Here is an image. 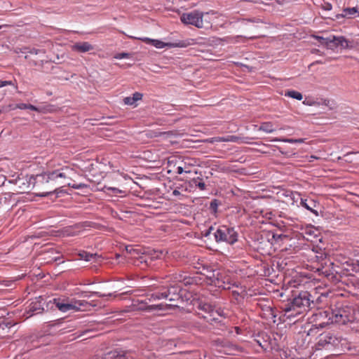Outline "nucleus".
<instances>
[{
	"label": "nucleus",
	"mask_w": 359,
	"mask_h": 359,
	"mask_svg": "<svg viewBox=\"0 0 359 359\" xmlns=\"http://www.w3.org/2000/svg\"><path fill=\"white\" fill-rule=\"evenodd\" d=\"M316 306L314 297L308 291H300L283 308L287 318H295Z\"/></svg>",
	"instance_id": "nucleus-1"
},
{
	"label": "nucleus",
	"mask_w": 359,
	"mask_h": 359,
	"mask_svg": "<svg viewBox=\"0 0 359 359\" xmlns=\"http://www.w3.org/2000/svg\"><path fill=\"white\" fill-rule=\"evenodd\" d=\"M212 233L217 243H226L229 245H233L238 241V232L234 228L226 225L219 226L217 229L210 226L203 232V236L208 237Z\"/></svg>",
	"instance_id": "nucleus-2"
},
{
	"label": "nucleus",
	"mask_w": 359,
	"mask_h": 359,
	"mask_svg": "<svg viewBox=\"0 0 359 359\" xmlns=\"http://www.w3.org/2000/svg\"><path fill=\"white\" fill-rule=\"evenodd\" d=\"M357 309L348 306V304H337L334 309H331V318L332 323L346 324L348 323H354L355 314Z\"/></svg>",
	"instance_id": "nucleus-3"
},
{
	"label": "nucleus",
	"mask_w": 359,
	"mask_h": 359,
	"mask_svg": "<svg viewBox=\"0 0 359 359\" xmlns=\"http://www.w3.org/2000/svg\"><path fill=\"white\" fill-rule=\"evenodd\" d=\"M31 177L32 189L35 190L34 194L36 196L46 197L55 194L56 189H53V187H50L45 172Z\"/></svg>",
	"instance_id": "nucleus-4"
},
{
	"label": "nucleus",
	"mask_w": 359,
	"mask_h": 359,
	"mask_svg": "<svg viewBox=\"0 0 359 359\" xmlns=\"http://www.w3.org/2000/svg\"><path fill=\"white\" fill-rule=\"evenodd\" d=\"M316 343L317 350L325 348L331 350L339 344V339L331 332H325L318 335Z\"/></svg>",
	"instance_id": "nucleus-5"
},
{
	"label": "nucleus",
	"mask_w": 359,
	"mask_h": 359,
	"mask_svg": "<svg viewBox=\"0 0 359 359\" xmlns=\"http://www.w3.org/2000/svg\"><path fill=\"white\" fill-rule=\"evenodd\" d=\"M12 179L8 180L9 183L15 185L14 191L19 194L29 193L32 190L31 175H18L15 177L12 176Z\"/></svg>",
	"instance_id": "nucleus-6"
},
{
	"label": "nucleus",
	"mask_w": 359,
	"mask_h": 359,
	"mask_svg": "<svg viewBox=\"0 0 359 359\" xmlns=\"http://www.w3.org/2000/svg\"><path fill=\"white\" fill-rule=\"evenodd\" d=\"M136 39L140 40L142 41L145 42L147 44H151L154 46V47L157 48H162L164 47H168V48H175V47H180V48H185L190 45H192L194 43V39H187L185 41H180L177 43H164L160 40L157 39H151L147 37H138L135 38Z\"/></svg>",
	"instance_id": "nucleus-7"
},
{
	"label": "nucleus",
	"mask_w": 359,
	"mask_h": 359,
	"mask_svg": "<svg viewBox=\"0 0 359 359\" xmlns=\"http://www.w3.org/2000/svg\"><path fill=\"white\" fill-rule=\"evenodd\" d=\"M203 15L204 13L195 10L190 13H183L180 16V20L185 25H191L198 28H202L203 27Z\"/></svg>",
	"instance_id": "nucleus-8"
},
{
	"label": "nucleus",
	"mask_w": 359,
	"mask_h": 359,
	"mask_svg": "<svg viewBox=\"0 0 359 359\" xmlns=\"http://www.w3.org/2000/svg\"><path fill=\"white\" fill-rule=\"evenodd\" d=\"M63 170L64 169L55 170L52 172H45L50 187H53V189H56L55 194H57L58 188L57 187L60 185V183H57L58 179L67 177L66 172Z\"/></svg>",
	"instance_id": "nucleus-9"
},
{
	"label": "nucleus",
	"mask_w": 359,
	"mask_h": 359,
	"mask_svg": "<svg viewBox=\"0 0 359 359\" xmlns=\"http://www.w3.org/2000/svg\"><path fill=\"white\" fill-rule=\"evenodd\" d=\"M104 191L107 194H112L117 196L118 194H126V190H122L116 187L101 186V184L98 182L95 184V180L91 179V191Z\"/></svg>",
	"instance_id": "nucleus-10"
},
{
	"label": "nucleus",
	"mask_w": 359,
	"mask_h": 359,
	"mask_svg": "<svg viewBox=\"0 0 359 359\" xmlns=\"http://www.w3.org/2000/svg\"><path fill=\"white\" fill-rule=\"evenodd\" d=\"M133 306L136 307V309L138 311H161V310H166L170 309L172 306L177 307V305L175 304H151V305H144L143 304H139L136 302V301H133Z\"/></svg>",
	"instance_id": "nucleus-11"
},
{
	"label": "nucleus",
	"mask_w": 359,
	"mask_h": 359,
	"mask_svg": "<svg viewBox=\"0 0 359 359\" xmlns=\"http://www.w3.org/2000/svg\"><path fill=\"white\" fill-rule=\"evenodd\" d=\"M315 320L316 322H319L318 324H316L317 327H320L321 328L325 326L332 323V318H331V310L327 311H319L318 312L314 314Z\"/></svg>",
	"instance_id": "nucleus-12"
},
{
	"label": "nucleus",
	"mask_w": 359,
	"mask_h": 359,
	"mask_svg": "<svg viewBox=\"0 0 359 359\" xmlns=\"http://www.w3.org/2000/svg\"><path fill=\"white\" fill-rule=\"evenodd\" d=\"M167 298L169 302L174 303L182 299V287L177 284L165 287Z\"/></svg>",
	"instance_id": "nucleus-13"
},
{
	"label": "nucleus",
	"mask_w": 359,
	"mask_h": 359,
	"mask_svg": "<svg viewBox=\"0 0 359 359\" xmlns=\"http://www.w3.org/2000/svg\"><path fill=\"white\" fill-rule=\"evenodd\" d=\"M330 43H331L332 45V47H330L331 49H334L338 46H340L342 48H351L353 47V46L351 45V42L342 36H332V39L331 41H330Z\"/></svg>",
	"instance_id": "nucleus-14"
},
{
	"label": "nucleus",
	"mask_w": 359,
	"mask_h": 359,
	"mask_svg": "<svg viewBox=\"0 0 359 359\" xmlns=\"http://www.w3.org/2000/svg\"><path fill=\"white\" fill-rule=\"evenodd\" d=\"M43 300V299L41 297H39L37 300L32 302L29 305L28 309L27 310V313L29 314V316H32L37 313H41L43 312V311L44 310L43 308V304H44L42 303Z\"/></svg>",
	"instance_id": "nucleus-15"
},
{
	"label": "nucleus",
	"mask_w": 359,
	"mask_h": 359,
	"mask_svg": "<svg viewBox=\"0 0 359 359\" xmlns=\"http://www.w3.org/2000/svg\"><path fill=\"white\" fill-rule=\"evenodd\" d=\"M300 205L309 210L311 212L313 213L316 216H318V212L317 210V208L319 207V203L316 201L311 198H300Z\"/></svg>",
	"instance_id": "nucleus-16"
},
{
	"label": "nucleus",
	"mask_w": 359,
	"mask_h": 359,
	"mask_svg": "<svg viewBox=\"0 0 359 359\" xmlns=\"http://www.w3.org/2000/svg\"><path fill=\"white\" fill-rule=\"evenodd\" d=\"M53 303L55 306L61 311L66 312L69 310L80 309L76 305L69 303L65 299H61L60 298H54Z\"/></svg>",
	"instance_id": "nucleus-17"
},
{
	"label": "nucleus",
	"mask_w": 359,
	"mask_h": 359,
	"mask_svg": "<svg viewBox=\"0 0 359 359\" xmlns=\"http://www.w3.org/2000/svg\"><path fill=\"white\" fill-rule=\"evenodd\" d=\"M212 283L219 288H222L223 290H230L232 286L235 285V283H232L229 278L217 277L215 279L212 280Z\"/></svg>",
	"instance_id": "nucleus-18"
},
{
	"label": "nucleus",
	"mask_w": 359,
	"mask_h": 359,
	"mask_svg": "<svg viewBox=\"0 0 359 359\" xmlns=\"http://www.w3.org/2000/svg\"><path fill=\"white\" fill-rule=\"evenodd\" d=\"M201 318H204L210 325H215L217 320H219L220 318H223L220 312L215 309L210 313L209 315H203V313H199Z\"/></svg>",
	"instance_id": "nucleus-19"
},
{
	"label": "nucleus",
	"mask_w": 359,
	"mask_h": 359,
	"mask_svg": "<svg viewBox=\"0 0 359 359\" xmlns=\"http://www.w3.org/2000/svg\"><path fill=\"white\" fill-rule=\"evenodd\" d=\"M91 161H95V163H91V171L97 169L99 172H102L103 168L106 166L107 160L102 157L99 158L97 155L95 156H91Z\"/></svg>",
	"instance_id": "nucleus-20"
},
{
	"label": "nucleus",
	"mask_w": 359,
	"mask_h": 359,
	"mask_svg": "<svg viewBox=\"0 0 359 359\" xmlns=\"http://www.w3.org/2000/svg\"><path fill=\"white\" fill-rule=\"evenodd\" d=\"M15 323L10 319H3L0 320V337H5L8 335L10 328Z\"/></svg>",
	"instance_id": "nucleus-21"
},
{
	"label": "nucleus",
	"mask_w": 359,
	"mask_h": 359,
	"mask_svg": "<svg viewBox=\"0 0 359 359\" xmlns=\"http://www.w3.org/2000/svg\"><path fill=\"white\" fill-rule=\"evenodd\" d=\"M359 16V12L356 7L353 8H346L343 10V13L341 14H338L336 15V18L339 19V18H355L356 16Z\"/></svg>",
	"instance_id": "nucleus-22"
},
{
	"label": "nucleus",
	"mask_w": 359,
	"mask_h": 359,
	"mask_svg": "<svg viewBox=\"0 0 359 359\" xmlns=\"http://www.w3.org/2000/svg\"><path fill=\"white\" fill-rule=\"evenodd\" d=\"M90 257H91V271H93V270L97 271V267L99 266L102 265V264L104 261V257H103L102 255H101V254L99 255L97 253H95V254L91 253Z\"/></svg>",
	"instance_id": "nucleus-23"
},
{
	"label": "nucleus",
	"mask_w": 359,
	"mask_h": 359,
	"mask_svg": "<svg viewBox=\"0 0 359 359\" xmlns=\"http://www.w3.org/2000/svg\"><path fill=\"white\" fill-rule=\"evenodd\" d=\"M226 320L225 318H220L219 320L215 323V325H212V328L215 329L217 334H222V332L227 331Z\"/></svg>",
	"instance_id": "nucleus-24"
},
{
	"label": "nucleus",
	"mask_w": 359,
	"mask_h": 359,
	"mask_svg": "<svg viewBox=\"0 0 359 359\" xmlns=\"http://www.w3.org/2000/svg\"><path fill=\"white\" fill-rule=\"evenodd\" d=\"M189 186L190 188L198 187L200 190L203 191L206 188V185L203 180L200 177L194 178L189 182Z\"/></svg>",
	"instance_id": "nucleus-25"
},
{
	"label": "nucleus",
	"mask_w": 359,
	"mask_h": 359,
	"mask_svg": "<svg viewBox=\"0 0 359 359\" xmlns=\"http://www.w3.org/2000/svg\"><path fill=\"white\" fill-rule=\"evenodd\" d=\"M258 130L266 133H271L276 130V128H274L273 123L264 122L261 123Z\"/></svg>",
	"instance_id": "nucleus-26"
},
{
	"label": "nucleus",
	"mask_w": 359,
	"mask_h": 359,
	"mask_svg": "<svg viewBox=\"0 0 359 359\" xmlns=\"http://www.w3.org/2000/svg\"><path fill=\"white\" fill-rule=\"evenodd\" d=\"M51 107H52L51 105H46V106H43V107H36L31 104H28L27 109H31L32 111H38V112L46 113L48 111H50Z\"/></svg>",
	"instance_id": "nucleus-27"
},
{
	"label": "nucleus",
	"mask_w": 359,
	"mask_h": 359,
	"mask_svg": "<svg viewBox=\"0 0 359 359\" xmlns=\"http://www.w3.org/2000/svg\"><path fill=\"white\" fill-rule=\"evenodd\" d=\"M74 50H76L81 53H85L90 50V44L87 42L82 43H76L74 46Z\"/></svg>",
	"instance_id": "nucleus-28"
},
{
	"label": "nucleus",
	"mask_w": 359,
	"mask_h": 359,
	"mask_svg": "<svg viewBox=\"0 0 359 359\" xmlns=\"http://www.w3.org/2000/svg\"><path fill=\"white\" fill-rule=\"evenodd\" d=\"M285 95L297 100H301L303 98L302 93L296 90H287L285 92Z\"/></svg>",
	"instance_id": "nucleus-29"
},
{
	"label": "nucleus",
	"mask_w": 359,
	"mask_h": 359,
	"mask_svg": "<svg viewBox=\"0 0 359 359\" xmlns=\"http://www.w3.org/2000/svg\"><path fill=\"white\" fill-rule=\"evenodd\" d=\"M199 309L204 312L203 315H209L215 308L210 304H203L199 305Z\"/></svg>",
	"instance_id": "nucleus-30"
},
{
	"label": "nucleus",
	"mask_w": 359,
	"mask_h": 359,
	"mask_svg": "<svg viewBox=\"0 0 359 359\" xmlns=\"http://www.w3.org/2000/svg\"><path fill=\"white\" fill-rule=\"evenodd\" d=\"M175 279L179 282H183L185 285L192 284L194 280L192 278L187 277L180 274L179 277H175Z\"/></svg>",
	"instance_id": "nucleus-31"
},
{
	"label": "nucleus",
	"mask_w": 359,
	"mask_h": 359,
	"mask_svg": "<svg viewBox=\"0 0 359 359\" xmlns=\"http://www.w3.org/2000/svg\"><path fill=\"white\" fill-rule=\"evenodd\" d=\"M245 138L241 137L236 135H228L225 137V142H246L244 141Z\"/></svg>",
	"instance_id": "nucleus-32"
},
{
	"label": "nucleus",
	"mask_w": 359,
	"mask_h": 359,
	"mask_svg": "<svg viewBox=\"0 0 359 359\" xmlns=\"http://www.w3.org/2000/svg\"><path fill=\"white\" fill-rule=\"evenodd\" d=\"M11 197V196L10 194H4L0 195V208L10 201Z\"/></svg>",
	"instance_id": "nucleus-33"
},
{
	"label": "nucleus",
	"mask_w": 359,
	"mask_h": 359,
	"mask_svg": "<svg viewBox=\"0 0 359 359\" xmlns=\"http://www.w3.org/2000/svg\"><path fill=\"white\" fill-rule=\"evenodd\" d=\"M316 38L321 44H325L328 48L332 47L331 43H330V41H331L332 39V36L327 38L317 36Z\"/></svg>",
	"instance_id": "nucleus-34"
},
{
	"label": "nucleus",
	"mask_w": 359,
	"mask_h": 359,
	"mask_svg": "<svg viewBox=\"0 0 359 359\" xmlns=\"http://www.w3.org/2000/svg\"><path fill=\"white\" fill-rule=\"evenodd\" d=\"M101 359H126L124 355H118L115 354V353H109L105 355L104 358H102Z\"/></svg>",
	"instance_id": "nucleus-35"
},
{
	"label": "nucleus",
	"mask_w": 359,
	"mask_h": 359,
	"mask_svg": "<svg viewBox=\"0 0 359 359\" xmlns=\"http://www.w3.org/2000/svg\"><path fill=\"white\" fill-rule=\"evenodd\" d=\"M219 201L217 199H213L211 201L210 204V210L216 213L217 212V208L219 205Z\"/></svg>",
	"instance_id": "nucleus-36"
},
{
	"label": "nucleus",
	"mask_w": 359,
	"mask_h": 359,
	"mask_svg": "<svg viewBox=\"0 0 359 359\" xmlns=\"http://www.w3.org/2000/svg\"><path fill=\"white\" fill-rule=\"evenodd\" d=\"M155 294L158 297L157 300H159V299H166L167 298L165 287H163L159 291L156 292Z\"/></svg>",
	"instance_id": "nucleus-37"
},
{
	"label": "nucleus",
	"mask_w": 359,
	"mask_h": 359,
	"mask_svg": "<svg viewBox=\"0 0 359 359\" xmlns=\"http://www.w3.org/2000/svg\"><path fill=\"white\" fill-rule=\"evenodd\" d=\"M352 271L355 273L359 272V260H354L351 263Z\"/></svg>",
	"instance_id": "nucleus-38"
},
{
	"label": "nucleus",
	"mask_w": 359,
	"mask_h": 359,
	"mask_svg": "<svg viewBox=\"0 0 359 359\" xmlns=\"http://www.w3.org/2000/svg\"><path fill=\"white\" fill-rule=\"evenodd\" d=\"M323 104L329 107L330 109H333L335 107V104L334 103V102L330 100H324Z\"/></svg>",
	"instance_id": "nucleus-39"
},
{
	"label": "nucleus",
	"mask_w": 359,
	"mask_h": 359,
	"mask_svg": "<svg viewBox=\"0 0 359 359\" xmlns=\"http://www.w3.org/2000/svg\"><path fill=\"white\" fill-rule=\"evenodd\" d=\"M225 142V137H215L211 138L209 140V142L214 143V142Z\"/></svg>",
	"instance_id": "nucleus-40"
},
{
	"label": "nucleus",
	"mask_w": 359,
	"mask_h": 359,
	"mask_svg": "<svg viewBox=\"0 0 359 359\" xmlns=\"http://www.w3.org/2000/svg\"><path fill=\"white\" fill-rule=\"evenodd\" d=\"M79 255L81 257V259L88 261L90 259V253L86 251H82L79 252Z\"/></svg>",
	"instance_id": "nucleus-41"
},
{
	"label": "nucleus",
	"mask_w": 359,
	"mask_h": 359,
	"mask_svg": "<svg viewBox=\"0 0 359 359\" xmlns=\"http://www.w3.org/2000/svg\"><path fill=\"white\" fill-rule=\"evenodd\" d=\"M142 96L143 95L140 93H138V92H135V93L133 94V100L135 102L138 100H141L142 98Z\"/></svg>",
	"instance_id": "nucleus-42"
},
{
	"label": "nucleus",
	"mask_w": 359,
	"mask_h": 359,
	"mask_svg": "<svg viewBox=\"0 0 359 359\" xmlns=\"http://www.w3.org/2000/svg\"><path fill=\"white\" fill-rule=\"evenodd\" d=\"M283 141L290 143H302L304 142L303 139H285Z\"/></svg>",
	"instance_id": "nucleus-43"
},
{
	"label": "nucleus",
	"mask_w": 359,
	"mask_h": 359,
	"mask_svg": "<svg viewBox=\"0 0 359 359\" xmlns=\"http://www.w3.org/2000/svg\"><path fill=\"white\" fill-rule=\"evenodd\" d=\"M130 54L128 53H121L116 55L115 57L117 59H122V58H128L130 57Z\"/></svg>",
	"instance_id": "nucleus-44"
},
{
	"label": "nucleus",
	"mask_w": 359,
	"mask_h": 359,
	"mask_svg": "<svg viewBox=\"0 0 359 359\" xmlns=\"http://www.w3.org/2000/svg\"><path fill=\"white\" fill-rule=\"evenodd\" d=\"M123 101L126 104L133 105L135 104L132 97H126L124 98Z\"/></svg>",
	"instance_id": "nucleus-45"
},
{
	"label": "nucleus",
	"mask_w": 359,
	"mask_h": 359,
	"mask_svg": "<svg viewBox=\"0 0 359 359\" xmlns=\"http://www.w3.org/2000/svg\"><path fill=\"white\" fill-rule=\"evenodd\" d=\"M12 85L14 86V83L12 81H1L0 80V88L4 87L6 86Z\"/></svg>",
	"instance_id": "nucleus-46"
},
{
	"label": "nucleus",
	"mask_w": 359,
	"mask_h": 359,
	"mask_svg": "<svg viewBox=\"0 0 359 359\" xmlns=\"http://www.w3.org/2000/svg\"><path fill=\"white\" fill-rule=\"evenodd\" d=\"M31 63L33 65H34V66L41 65V69H40L39 70L41 71V72L43 71V63H44L43 60H41L40 61V64L38 62L35 61V60H33L32 62H31ZM45 63H48V61H45Z\"/></svg>",
	"instance_id": "nucleus-47"
},
{
	"label": "nucleus",
	"mask_w": 359,
	"mask_h": 359,
	"mask_svg": "<svg viewBox=\"0 0 359 359\" xmlns=\"http://www.w3.org/2000/svg\"><path fill=\"white\" fill-rule=\"evenodd\" d=\"M148 296H149V294H147L145 299H141V300L137 299V300H136V302H138L139 304H143L144 305H150L149 303L151 302L148 301Z\"/></svg>",
	"instance_id": "nucleus-48"
},
{
	"label": "nucleus",
	"mask_w": 359,
	"mask_h": 359,
	"mask_svg": "<svg viewBox=\"0 0 359 359\" xmlns=\"http://www.w3.org/2000/svg\"><path fill=\"white\" fill-rule=\"evenodd\" d=\"M158 299V297L157 295L155 294V292L151 294H149L148 296V301L149 302H153V301H155V300H157Z\"/></svg>",
	"instance_id": "nucleus-49"
},
{
	"label": "nucleus",
	"mask_w": 359,
	"mask_h": 359,
	"mask_svg": "<svg viewBox=\"0 0 359 359\" xmlns=\"http://www.w3.org/2000/svg\"><path fill=\"white\" fill-rule=\"evenodd\" d=\"M8 313L5 309H0V320L3 319H6L5 316L8 315Z\"/></svg>",
	"instance_id": "nucleus-50"
},
{
	"label": "nucleus",
	"mask_w": 359,
	"mask_h": 359,
	"mask_svg": "<svg viewBox=\"0 0 359 359\" xmlns=\"http://www.w3.org/2000/svg\"><path fill=\"white\" fill-rule=\"evenodd\" d=\"M28 104L20 103L16 105V108L20 109H27Z\"/></svg>",
	"instance_id": "nucleus-51"
},
{
	"label": "nucleus",
	"mask_w": 359,
	"mask_h": 359,
	"mask_svg": "<svg viewBox=\"0 0 359 359\" xmlns=\"http://www.w3.org/2000/svg\"><path fill=\"white\" fill-rule=\"evenodd\" d=\"M44 259H49V260L48 261V262H57V261L60 259V257H59V256H57V257H50V256H48V257H45Z\"/></svg>",
	"instance_id": "nucleus-52"
},
{
	"label": "nucleus",
	"mask_w": 359,
	"mask_h": 359,
	"mask_svg": "<svg viewBox=\"0 0 359 359\" xmlns=\"http://www.w3.org/2000/svg\"><path fill=\"white\" fill-rule=\"evenodd\" d=\"M323 8L326 11H330L332 9V5L330 3H325L323 5Z\"/></svg>",
	"instance_id": "nucleus-53"
},
{
	"label": "nucleus",
	"mask_w": 359,
	"mask_h": 359,
	"mask_svg": "<svg viewBox=\"0 0 359 359\" xmlns=\"http://www.w3.org/2000/svg\"><path fill=\"white\" fill-rule=\"evenodd\" d=\"M90 294H91V297H93L94 294H97V295H98V296H102V297H104V296H107V294H100V292H95V291H91V292H90ZM111 293H109V294H107V296H111Z\"/></svg>",
	"instance_id": "nucleus-54"
},
{
	"label": "nucleus",
	"mask_w": 359,
	"mask_h": 359,
	"mask_svg": "<svg viewBox=\"0 0 359 359\" xmlns=\"http://www.w3.org/2000/svg\"><path fill=\"white\" fill-rule=\"evenodd\" d=\"M41 51H42L41 50L33 48H31L30 50H29V53L31 54L37 55L38 53H39Z\"/></svg>",
	"instance_id": "nucleus-55"
},
{
	"label": "nucleus",
	"mask_w": 359,
	"mask_h": 359,
	"mask_svg": "<svg viewBox=\"0 0 359 359\" xmlns=\"http://www.w3.org/2000/svg\"><path fill=\"white\" fill-rule=\"evenodd\" d=\"M358 325V327H359V310L356 311V314H355V322Z\"/></svg>",
	"instance_id": "nucleus-56"
},
{
	"label": "nucleus",
	"mask_w": 359,
	"mask_h": 359,
	"mask_svg": "<svg viewBox=\"0 0 359 359\" xmlns=\"http://www.w3.org/2000/svg\"><path fill=\"white\" fill-rule=\"evenodd\" d=\"M126 250L130 254H137V250L133 248L132 247H126Z\"/></svg>",
	"instance_id": "nucleus-57"
},
{
	"label": "nucleus",
	"mask_w": 359,
	"mask_h": 359,
	"mask_svg": "<svg viewBox=\"0 0 359 359\" xmlns=\"http://www.w3.org/2000/svg\"><path fill=\"white\" fill-rule=\"evenodd\" d=\"M62 320L60 319V320H57L55 323H54L52 325H50V326H53V327L58 326V327H60V325L62 324Z\"/></svg>",
	"instance_id": "nucleus-58"
},
{
	"label": "nucleus",
	"mask_w": 359,
	"mask_h": 359,
	"mask_svg": "<svg viewBox=\"0 0 359 359\" xmlns=\"http://www.w3.org/2000/svg\"><path fill=\"white\" fill-rule=\"evenodd\" d=\"M183 172H184V169H183V168H182V167H181V166H178V167L177 168V174H180H180L183 173Z\"/></svg>",
	"instance_id": "nucleus-59"
},
{
	"label": "nucleus",
	"mask_w": 359,
	"mask_h": 359,
	"mask_svg": "<svg viewBox=\"0 0 359 359\" xmlns=\"http://www.w3.org/2000/svg\"><path fill=\"white\" fill-rule=\"evenodd\" d=\"M30 49H31V48H29V47H24V48H22L21 49V52H22V53H29V50H30Z\"/></svg>",
	"instance_id": "nucleus-60"
},
{
	"label": "nucleus",
	"mask_w": 359,
	"mask_h": 359,
	"mask_svg": "<svg viewBox=\"0 0 359 359\" xmlns=\"http://www.w3.org/2000/svg\"><path fill=\"white\" fill-rule=\"evenodd\" d=\"M180 194H181L180 192L178 190H177V189H175L172 191V195L175 196H180Z\"/></svg>",
	"instance_id": "nucleus-61"
},
{
	"label": "nucleus",
	"mask_w": 359,
	"mask_h": 359,
	"mask_svg": "<svg viewBox=\"0 0 359 359\" xmlns=\"http://www.w3.org/2000/svg\"><path fill=\"white\" fill-rule=\"evenodd\" d=\"M165 134H167L168 136L175 135L176 133L174 131H168L166 132Z\"/></svg>",
	"instance_id": "nucleus-62"
},
{
	"label": "nucleus",
	"mask_w": 359,
	"mask_h": 359,
	"mask_svg": "<svg viewBox=\"0 0 359 359\" xmlns=\"http://www.w3.org/2000/svg\"><path fill=\"white\" fill-rule=\"evenodd\" d=\"M314 301H315V302L316 303V305H317V304H318V303L319 302H320V297H317V298H316V299L314 298Z\"/></svg>",
	"instance_id": "nucleus-63"
},
{
	"label": "nucleus",
	"mask_w": 359,
	"mask_h": 359,
	"mask_svg": "<svg viewBox=\"0 0 359 359\" xmlns=\"http://www.w3.org/2000/svg\"><path fill=\"white\" fill-rule=\"evenodd\" d=\"M82 186H83V184H79V185H73V186H72V187H73V188H75V189H78V188H79V187H81Z\"/></svg>",
	"instance_id": "nucleus-64"
}]
</instances>
